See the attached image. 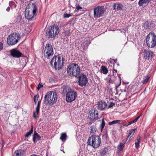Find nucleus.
<instances>
[{"instance_id": "f257e3e1", "label": "nucleus", "mask_w": 156, "mask_h": 156, "mask_svg": "<svg viewBox=\"0 0 156 156\" xmlns=\"http://www.w3.org/2000/svg\"><path fill=\"white\" fill-rule=\"evenodd\" d=\"M63 93L66 94V100L67 102H71L75 100L77 96L76 91L70 89L68 87L65 86Z\"/></svg>"}, {"instance_id": "f03ea898", "label": "nucleus", "mask_w": 156, "mask_h": 156, "mask_svg": "<svg viewBox=\"0 0 156 156\" xmlns=\"http://www.w3.org/2000/svg\"><path fill=\"white\" fill-rule=\"evenodd\" d=\"M57 95L55 92L51 91L48 92L44 97V103L46 105H51L56 101Z\"/></svg>"}, {"instance_id": "7ed1b4c3", "label": "nucleus", "mask_w": 156, "mask_h": 156, "mask_svg": "<svg viewBox=\"0 0 156 156\" xmlns=\"http://www.w3.org/2000/svg\"><path fill=\"white\" fill-rule=\"evenodd\" d=\"M67 73L71 76L77 77L80 73V67L77 64L72 63L68 66Z\"/></svg>"}, {"instance_id": "20e7f679", "label": "nucleus", "mask_w": 156, "mask_h": 156, "mask_svg": "<svg viewBox=\"0 0 156 156\" xmlns=\"http://www.w3.org/2000/svg\"><path fill=\"white\" fill-rule=\"evenodd\" d=\"M59 32V29L58 26H51L46 30V36L48 38H55Z\"/></svg>"}, {"instance_id": "39448f33", "label": "nucleus", "mask_w": 156, "mask_h": 156, "mask_svg": "<svg viewBox=\"0 0 156 156\" xmlns=\"http://www.w3.org/2000/svg\"><path fill=\"white\" fill-rule=\"evenodd\" d=\"M31 9L26 8L25 10V16L28 20L31 19L36 16L37 11V8L34 3L32 4Z\"/></svg>"}, {"instance_id": "423d86ee", "label": "nucleus", "mask_w": 156, "mask_h": 156, "mask_svg": "<svg viewBox=\"0 0 156 156\" xmlns=\"http://www.w3.org/2000/svg\"><path fill=\"white\" fill-rule=\"evenodd\" d=\"M101 142V139L100 137L94 135L89 138L87 143L88 145L92 146L94 148H97L100 146Z\"/></svg>"}, {"instance_id": "0eeeda50", "label": "nucleus", "mask_w": 156, "mask_h": 156, "mask_svg": "<svg viewBox=\"0 0 156 156\" xmlns=\"http://www.w3.org/2000/svg\"><path fill=\"white\" fill-rule=\"evenodd\" d=\"M146 42L148 47L153 48L156 46V35L154 32H151L147 35Z\"/></svg>"}, {"instance_id": "6e6552de", "label": "nucleus", "mask_w": 156, "mask_h": 156, "mask_svg": "<svg viewBox=\"0 0 156 156\" xmlns=\"http://www.w3.org/2000/svg\"><path fill=\"white\" fill-rule=\"evenodd\" d=\"M52 65L54 64L56 69H59L61 68L63 66V62L62 59L59 56H55L52 58L50 62Z\"/></svg>"}, {"instance_id": "1a4fd4ad", "label": "nucleus", "mask_w": 156, "mask_h": 156, "mask_svg": "<svg viewBox=\"0 0 156 156\" xmlns=\"http://www.w3.org/2000/svg\"><path fill=\"white\" fill-rule=\"evenodd\" d=\"M20 35L18 33L13 34L9 35L7 39V44L11 45L16 44L20 39Z\"/></svg>"}, {"instance_id": "9d476101", "label": "nucleus", "mask_w": 156, "mask_h": 156, "mask_svg": "<svg viewBox=\"0 0 156 156\" xmlns=\"http://www.w3.org/2000/svg\"><path fill=\"white\" fill-rule=\"evenodd\" d=\"M43 53L45 57L49 59L54 54L52 46L49 44H47L44 49Z\"/></svg>"}, {"instance_id": "9b49d317", "label": "nucleus", "mask_w": 156, "mask_h": 156, "mask_svg": "<svg viewBox=\"0 0 156 156\" xmlns=\"http://www.w3.org/2000/svg\"><path fill=\"white\" fill-rule=\"evenodd\" d=\"M98 111L95 108H93L89 111L88 117L90 121H95L98 119Z\"/></svg>"}, {"instance_id": "f8f14e48", "label": "nucleus", "mask_w": 156, "mask_h": 156, "mask_svg": "<svg viewBox=\"0 0 156 156\" xmlns=\"http://www.w3.org/2000/svg\"><path fill=\"white\" fill-rule=\"evenodd\" d=\"M103 6H98L95 8L94 11V17L99 18L101 16L104 12Z\"/></svg>"}, {"instance_id": "ddd939ff", "label": "nucleus", "mask_w": 156, "mask_h": 156, "mask_svg": "<svg viewBox=\"0 0 156 156\" xmlns=\"http://www.w3.org/2000/svg\"><path fill=\"white\" fill-rule=\"evenodd\" d=\"M87 82V79L85 75L83 74L79 76L78 83L80 86L83 87L86 86Z\"/></svg>"}, {"instance_id": "4468645a", "label": "nucleus", "mask_w": 156, "mask_h": 156, "mask_svg": "<svg viewBox=\"0 0 156 156\" xmlns=\"http://www.w3.org/2000/svg\"><path fill=\"white\" fill-rule=\"evenodd\" d=\"M153 54V52L152 51L145 50L144 51V58L147 60L151 59Z\"/></svg>"}, {"instance_id": "2eb2a0df", "label": "nucleus", "mask_w": 156, "mask_h": 156, "mask_svg": "<svg viewBox=\"0 0 156 156\" xmlns=\"http://www.w3.org/2000/svg\"><path fill=\"white\" fill-rule=\"evenodd\" d=\"M11 55L15 58H19L22 55V53L16 49H13L10 51Z\"/></svg>"}, {"instance_id": "dca6fc26", "label": "nucleus", "mask_w": 156, "mask_h": 156, "mask_svg": "<svg viewBox=\"0 0 156 156\" xmlns=\"http://www.w3.org/2000/svg\"><path fill=\"white\" fill-rule=\"evenodd\" d=\"M107 106L106 103L103 101H99L98 104V108L101 110H104Z\"/></svg>"}, {"instance_id": "f3484780", "label": "nucleus", "mask_w": 156, "mask_h": 156, "mask_svg": "<svg viewBox=\"0 0 156 156\" xmlns=\"http://www.w3.org/2000/svg\"><path fill=\"white\" fill-rule=\"evenodd\" d=\"M113 9L118 11L122 9V5L120 3H114L113 5Z\"/></svg>"}, {"instance_id": "a211bd4d", "label": "nucleus", "mask_w": 156, "mask_h": 156, "mask_svg": "<svg viewBox=\"0 0 156 156\" xmlns=\"http://www.w3.org/2000/svg\"><path fill=\"white\" fill-rule=\"evenodd\" d=\"M41 138V136L39 135L36 131H35L33 137L34 142L36 143L37 141L40 140Z\"/></svg>"}, {"instance_id": "6ab92c4d", "label": "nucleus", "mask_w": 156, "mask_h": 156, "mask_svg": "<svg viewBox=\"0 0 156 156\" xmlns=\"http://www.w3.org/2000/svg\"><path fill=\"white\" fill-rule=\"evenodd\" d=\"M25 151L21 149L16 150L15 152L14 156H23L25 154Z\"/></svg>"}, {"instance_id": "aec40b11", "label": "nucleus", "mask_w": 156, "mask_h": 156, "mask_svg": "<svg viewBox=\"0 0 156 156\" xmlns=\"http://www.w3.org/2000/svg\"><path fill=\"white\" fill-rule=\"evenodd\" d=\"M90 133L93 134L96 133L97 130L96 127L95 126L92 125L89 127Z\"/></svg>"}, {"instance_id": "412c9836", "label": "nucleus", "mask_w": 156, "mask_h": 156, "mask_svg": "<svg viewBox=\"0 0 156 156\" xmlns=\"http://www.w3.org/2000/svg\"><path fill=\"white\" fill-rule=\"evenodd\" d=\"M141 137L140 135L138 136L137 139L136 140L135 143V147L136 149H138L140 146V142Z\"/></svg>"}, {"instance_id": "4be33fe9", "label": "nucleus", "mask_w": 156, "mask_h": 156, "mask_svg": "<svg viewBox=\"0 0 156 156\" xmlns=\"http://www.w3.org/2000/svg\"><path fill=\"white\" fill-rule=\"evenodd\" d=\"M151 0H140L138 2L139 5L141 6L144 4L148 3Z\"/></svg>"}, {"instance_id": "5701e85b", "label": "nucleus", "mask_w": 156, "mask_h": 156, "mask_svg": "<svg viewBox=\"0 0 156 156\" xmlns=\"http://www.w3.org/2000/svg\"><path fill=\"white\" fill-rule=\"evenodd\" d=\"M141 116V115L140 114L139 116L136 117L135 119L129 122H127L125 124L126 126H128L129 125H130L132 124L133 123L136 122L140 118V116Z\"/></svg>"}, {"instance_id": "b1692460", "label": "nucleus", "mask_w": 156, "mask_h": 156, "mask_svg": "<svg viewBox=\"0 0 156 156\" xmlns=\"http://www.w3.org/2000/svg\"><path fill=\"white\" fill-rule=\"evenodd\" d=\"M143 26L144 29L146 30L150 29V28H151V26L149 22L148 21H146L144 22Z\"/></svg>"}, {"instance_id": "393cba45", "label": "nucleus", "mask_w": 156, "mask_h": 156, "mask_svg": "<svg viewBox=\"0 0 156 156\" xmlns=\"http://www.w3.org/2000/svg\"><path fill=\"white\" fill-rule=\"evenodd\" d=\"M101 72L104 74H106L108 73V70L106 67L102 66L100 69Z\"/></svg>"}, {"instance_id": "a878e982", "label": "nucleus", "mask_w": 156, "mask_h": 156, "mask_svg": "<svg viewBox=\"0 0 156 156\" xmlns=\"http://www.w3.org/2000/svg\"><path fill=\"white\" fill-rule=\"evenodd\" d=\"M67 137V135L65 133H63L61 134L60 139L63 141L64 142L66 140Z\"/></svg>"}, {"instance_id": "bb28decb", "label": "nucleus", "mask_w": 156, "mask_h": 156, "mask_svg": "<svg viewBox=\"0 0 156 156\" xmlns=\"http://www.w3.org/2000/svg\"><path fill=\"white\" fill-rule=\"evenodd\" d=\"M144 77V80L142 81V82L143 84H145L148 81V80L150 77V76L149 75H147Z\"/></svg>"}, {"instance_id": "cd10ccee", "label": "nucleus", "mask_w": 156, "mask_h": 156, "mask_svg": "<svg viewBox=\"0 0 156 156\" xmlns=\"http://www.w3.org/2000/svg\"><path fill=\"white\" fill-rule=\"evenodd\" d=\"M105 121L104 119H103L102 120L101 123L99 126V128L101 129V131H102L103 129L105 127Z\"/></svg>"}, {"instance_id": "c85d7f7f", "label": "nucleus", "mask_w": 156, "mask_h": 156, "mask_svg": "<svg viewBox=\"0 0 156 156\" xmlns=\"http://www.w3.org/2000/svg\"><path fill=\"white\" fill-rule=\"evenodd\" d=\"M33 125L31 126V129L25 134V137H28L33 132Z\"/></svg>"}, {"instance_id": "c756f323", "label": "nucleus", "mask_w": 156, "mask_h": 156, "mask_svg": "<svg viewBox=\"0 0 156 156\" xmlns=\"http://www.w3.org/2000/svg\"><path fill=\"white\" fill-rule=\"evenodd\" d=\"M135 132V129H131L129 132V135L128 136V138H129L130 139L131 137L133 136Z\"/></svg>"}, {"instance_id": "7c9ffc66", "label": "nucleus", "mask_w": 156, "mask_h": 156, "mask_svg": "<svg viewBox=\"0 0 156 156\" xmlns=\"http://www.w3.org/2000/svg\"><path fill=\"white\" fill-rule=\"evenodd\" d=\"M41 101H39L37 103V106L36 108V112L37 113V115H38V113L39 111V109L40 107Z\"/></svg>"}, {"instance_id": "2f4dec72", "label": "nucleus", "mask_w": 156, "mask_h": 156, "mask_svg": "<svg viewBox=\"0 0 156 156\" xmlns=\"http://www.w3.org/2000/svg\"><path fill=\"white\" fill-rule=\"evenodd\" d=\"M124 147V144L120 143L119 144L118 146V149L119 151H121L123 150V147Z\"/></svg>"}, {"instance_id": "473e14b6", "label": "nucleus", "mask_w": 156, "mask_h": 156, "mask_svg": "<svg viewBox=\"0 0 156 156\" xmlns=\"http://www.w3.org/2000/svg\"><path fill=\"white\" fill-rule=\"evenodd\" d=\"M83 43L81 44V47H82L83 49H85L87 48V43L86 41H83Z\"/></svg>"}, {"instance_id": "72a5a7b5", "label": "nucleus", "mask_w": 156, "mask_h": 156, "mask_svg": "<svg viewBox=\"0 0 156 156\" xmlns=\"http://www.w3.org/2000/svg\"><path fill=\"white\" fill-rule=\"evenodd\" d=\"M121 121L120 120H113L112 122H109L108 123L109 125H111L113 124L119 123Z\"/></svg>"}, {"instance_id": "f704fd0d", "label": "nucleus", "mask_w": 156, "mask_h": 156, "mask_svg": "<svg viewBox=\"0 0 156 156\" xmlns=\"http://www.w3.org/2000/svg\"><path fill=\"white\" fill-rule=\"evenodd\" d=\"M9 5L12 8H16V6L15 3L12 1H10L9 2Z\"/></svg>"}, {"instance_id": "c9c22d12", "label": "nucleus", "mask_w": 156, "mask_h": 156, "mask_svg": "<svg viewBox=\"0 0 156 156\" xmlns=\"http://www.w3.org/2000/svg\"><path fill=\"white\" fill-rule=\"evenodd\" d=\"M39 97V95L37 94L36 95L34 96V101L35 104H36L37 101V100Z\"/></svg>"}, {"instance_id": "e433bc0d", "label": "nucleus", "mask_w": 156, "mask_h": 156, "mask_svg": "<svg viewBox=\"0 0 156 156\" xmlns=\"http://www.w3.org/2000/svg\"><path fill=\"white\" fill-rule=\"evenodd\" d=\"M102 137L103 139H105L106 140H107L108 139V136L107 133H106L104 134L102 136Z\"/></svg>"}, {"instance_id": "4c0bfd02", "label": "nucleus", "mask_w": 156, "mask_h": 156, "mask_svg": "<svg viewBox=\"0 0 156 156\" xmlns=\"http://www.w3.org/2000/svg\"><path fill=\"white\" fill-rule=\"evenodd\" d=\"M72 16L70 14L65 13L63 15V17L64 18H68L70 16Z\"/></svg>"}, {"instance_id": "58836bf2", "label": "nucleus", "mask_w": 156, "mask_h": 156, "mask_svg": "<svg viewBox=\"0 0 156 156\" xmlns=\"http://www.w3.org/2000/svg\"><path fill=\"white\" fill-rule=\"evenodd\" d=\"M37 115H38L37 114V113L36 112H33V117L35 119H36L37 118Z\"/></svg>"}, {"instance_id": "ea45409f", "label": "nucleus", "mask_w": 156, "mask_h": 156, "mask_svg": "<svg viewBox=\"0 0 156 156\" xmlns=\"http://www.w3.org/2000/svg\"><path fill=\"white\" fill-rule=\"evenodd\" d=\"M43 87V86L40 83H39L38 84L37 87V89L39 90L40 88L42 87Z\"/></svg>"}, {"instance_id": "a19ab883", "label": "nucleus", "mask_w": 156, "mask_h": 156, "mask_svg": "<svg viewBox=\"0 0 156 156\" xmlns=\"http://www.w3.org/2000/svg\"><path fill=\"white\" fill-rule=\"evenodd\" d=\"M113 75L114 76H116L117 75V70L114 69L113 70Z\"/></svg>"}, {"instance_id": "79ce46f5", "label": "nucleus", "mask_w": 156, "mask_h": 156, "mask_svg": "<svg viewBox=\"0 0 156 156\" xmlns=\"http://www.w3.org/2000/svg\"><path fill=\"white\" fill-rule=\"evenodd\" d=\"M114 105V103H113L112 102H111L110 103V104L109 105V106H108V108H110L112 107Z\"/></svg>"}, {"instance_id": "37998d69", "label": "nucleus", "mask_w": 156, "mask_h": 156, "mask_svg": "<svg viewBox=\"0 0 156 156\" xmlns=\"http://www.w3.org/2000/svg\"><path fill=\"white\" fill-rule=\"evenodd\" d=\"M3 48V44L2 43L0 42V51H1Z\"/></svg>"}, {"instance_id": "c03bdc74", "label": "nucleus", "mask_w": 156, "mask_h": 156, "mask_svg": "<svg viewBox=\"0 0 156 156\" xmlns=\"http://www.w3.org/2000/svg\"><path fill=\"white\" fill-rule=\"evenodd\" d=\"M108 82L110 83H113L114 82V81L113 80L111 79V78H110L108 80Z\"/></svg>"}, {"instance_id": "a18cd8bd", "label": "nucleus", "mask_w": 156, "mask_h": 156, "mask_svg": "<svg viewBox=\"0 0 156 156\" xmlns=\"http://www.w3.org/2000/svg\"><path fill=\"white\" fill-rule=\"evenodd\" d=\"M76 9L78 10H79L80 9H81L82 8L81 6L78 5L76 7Z\"/></svg>"}, {"instance_id": "49530a36", "label": "nucleus", "mask_w": 156, "mask_h": 156, "mask_svg": "<svg viewBox=\"0 0 156 156\" xmlns=\"http://www.w3.org/2000/svg\"><path fill=\"white\" fill-rule=\"evenodd\" d=\"M10 10V8L9 7H8L7 9H6V11H7V12H9V11Z\"/></svg>"}, {"instance_id": "de8ad7c7", "label": "nucleus", "mask_w": 156, "mask_h": 156, "mask_svg": "<svg viewBox=\"0 0 156 156\" xmlns=\"http://www.w3.org/2000/svg\"><path fill=\"white\" fill-rule=\"evenodd\" d=\"M30 156H38L35 154H33L31 155Z\"/></svg>"}, {"instance_id": "09e8293b", "label": "nucleus", "mask_w": 156, "mask_h": 156, "mask_svg": "<svg viewBox=\"0 0 156 156\" xmlns=\"http://www.w3.org/2000/svg\"><path fill=\"white\" fill-rule=\"evenodd\" d=\"M114 61L115 63H116L117 60H116V59H115V60H114Z\"/></svg>"}, {"instance_id": "8fccbe9b", "label": "nucleus", "mask_w": 156, "mask_h": 156, "mask_svg": "<svg viewBox=\"0 0 156 156\" xmlns=\"http://www.w3.org/2000/svg\"><path fill=\"white\" fill-rule=\"evenodd\" d=\"M63 152L64 153H65V152L64 151H63Z\"/></svg>"}]
</instances>
